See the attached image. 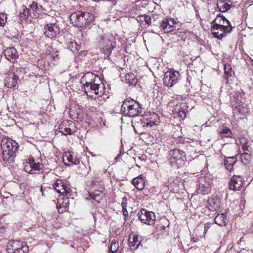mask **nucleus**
<instances>
[{
  "instance_id": "nucleus-1",
  "label": "nucleus",
  "mask_w": 253,
  "mask_h": 253,
  "mask_svg": "<svg viewBox=\"0 0 253 253\" xmlns=\"http://www.w3.org/2000/svg\"><path fill=\"white\" fill-rule=\"evenodd\" d=\"M81 83L87 96L98 99L101 101L104 100L107 95H105V86L100 78L92 72H87L82 77Z\"/></svg>"
},
{
  "instance_id": "nucleus-2",
  "label": "nucleus",
  "mask_w": 253,
  "mask_h": 253,
  "mask_svg": "<svg viewBox=\"0 0 253 253\" xmlns=\"http://www.w3.org/2000/svg\"><path fill=\"white\" fill-rule=\"evenodd\" d=\"M2 156L6 163H10L14 161L15 153L18 148L16 142L9 138H4L1 142Z\"/></svg>"
},
{
  "instance_id": "nucleus-3",
  "label": "nucleus",
  "mask_w": 253,
  "mask_h": 253,
  "mask_svg": "<svg viewBox=\"0 0 253 253\" xmlns=\"http://www.w3.org/2000/svg\"><path fill=\"white\" fill-rule=\"evenodd\" d=\"M121 111L125 116L135 117L141 113L142 108L139 102L131 98H128L123 101Z\"/></svg>"
},
{
  "instance_id": "nucleus-4",
  "label": "nucleus",
  "mask_w": 253,
  "mask_h": 253,
  "mask_svg": "<svg viewBox=\"0 0 253 253\" xmlns=\"http://www.w3.org/2000/svg\"><path fill=\"white\" fill-rule=\"evenodd\" d=\"M70 20L75 26L84 27L94 20V16L89 12L78 11L70 15Z\"/></svg>"
},
{
  "instance_id": "nucleus-5",
  "label": "nucleus",
  "mask_w": 253,
  "mask_h": 253,
  "mask_svg": "<svg viewBox=\"0 0 253 253\" xmlns=\"http://www.w3.org/2000/svg\"><path fill=\"white\" fill-rule=\"evenodd\" d=\"M24 165L25 171L30 174H36L43 171V165L42 163H36L34 159H29Z\"/></svg>"
},
{
  "instance_id": "nucleus-6",
  "label": "nucleus",
  "mask_w": 253,
  "mask_h": 253,
  "mask_svg": "<svg viewBox=\"0 0 253 253\" xmlns=\"http://www.w3.org/2000/svg\"><path fill=\"white\" fill-rule=\"evenodd\" d=\"M53 186L57 192L64 195L65 196H70L72 195V191L71 189L62 180H57L53 185Z\"/></svg>"
},
{
  "instance_id": "nucleus-7",
  "label": "nucleus",
  "mask_w": 253,
  "mask_h": 253,
  "mask_svg": "<svg viewBox=\"0 0 253 253\" xmlns=\"http://www.w3.org/2000/svg\"><path fill=\"white\" fill-rule=\"evenodd\" d=\"M232 26L220 27L213 25L211 27V31L215 37L221 39L227 35V34L231 32Z\"/></svg>"
},
{
  "instance_id": "nucleus-8",
  "label": "nucleus",
  "mask_w": 253,
  "mask_h": 253,
  "mask_svg": "<svg viewBox=\"0 0 253 253\" xmlns=\"http://www.w3.org/2000/svg\"><path fill=\"white\" fill-rule=\"evenodd\" d=\"M139 219L142 223L151 225L155 219L154 213L141 209L138 213Z\"/></svg>"
},
{
  "instance_id": "nucleus-9",
  "label": "nucleus",
  "mask_w": 253,
  "mask_h": 253,
  "mask_svg": "<svg viewBox=\"0 0 253 253\" xmlns=\"http://www.w3.org/2000/svg\"><path fill=\"white\" fill-rule=\"evenodd\" d=\"M44 33L49 38H53L60 33L59 26L56 23L47 24L44 27Z\"/></svg>"
},
{
  "instance_id": "nucleus-10",
  "label": "nucleus",
  "mask_w": 253,
  "mask_h": 253,
  "mask_svg": "<svg viewBox=\"0 0 253 253\" xmlns=\"http://www.w3.org/2000/svg\"><path fill=\"white\" fill-rule=\"evenodd\" d=\"M99 43L104 47L109 49L114 48L116 46V42L114 41V38L112 36L100 35Z\"/></svg>"
},
{
  "instance_id": "nucleus-11",
  "label": "nucleus",
  "mask_w": 253,
  "mask_h": 253,
  "mask_svg": "<svg viewBox=\"0 0 253 253\" xmlns=\"http://www.w3.org/2000/svg\"><path fill=\"white\" fill-rule=\"evenodd\" d=\"M244 180L240 176L234 175L232 177L229 182V188L233 190H239L242 187Z\"/></svg>"
},
{
  "instance_id": "nucleus-12",
  "label": "nucleus",
  "mask_w": 253,
  "mask_h": 253,
  "mask_svg": "<svg viewBox=\"0 0 253 253\" xmlns=\"http://www.w3.org/2000/svg\"><path fill=\"white\" fill-rule=\"evenodd\" d=\"M211 190V184L207 181V178H201L199 181L198 192L203 195L208 194Z\"/></svg>"
},
{
  "instance_id": "nucleus-13",
  "label": "nucleus",
  "mask_w": 253,
  "mask_h": 253,
  "mask_svg": "<svg viewBox=\"0 0 253 253\" xmlns=\"http://www.w3.org/2000/svg\"><path fill=\"white\" fill-rule=\"evenodd\" d=\"M19 77L15 73H10L5 79V85L9 88L15 87L17 84V80Z\"/></svg>"
},
{
  "instance_id": "nucleus-14",
  "label": "nucleus",
  "mask_w": 253,
  "mask_h": 253,
  "mask_svg": "<svg viewBox=\"0 0 253 253\" xmlns=\"http://www.w3.org/2000/svg\"><path fill=\"white\" fill-rule=\"evenodd\" d=\"M161 27L165 33L172 32L174 30V19H166L163 20Z\"/></svg>"
},
{
  "instance_id": "nucleus-15",
  "label": "nucleus",
  "mask_w": 253,
  "mask_h": 253,
  "mask_svg": "<svg viewBox=\"0 0 253 253\" xmlns=\"http://www.w3.org/2000/svg\"><path fill=\"white\" fill-rule=\"evenodd\" d=\"M4 55L11 62H14L18 56L17 51L14 47L6 48L4 51Z\"/></svg>"
},
{
  "instance_id": "nucleus-16",
  "label": "nucleus",
  "mask_w": 253,
  "mask_h": 253,
  "mask_svg": "<svg viewBox=\"0 0 253 253\" xmlns=\"http://www.w3.org/2000/svg\"><path fill=\"white\" fill-rule=\"evenodd\" d=\"M232 5L230 0H217V6L221 12H225L229 10Z\"/></svg>"
},
{
  "instance_id": "nucleus-17",
  "label": "nucleus",
  "mask_w": 253,
  "mask_h": 253,
  "mask_svg": "<svg viewBox=\"0 0 253 253\" xmlns=\"http://www.w3.org/2000/svg\"><path fill=\"white\" fill-rule=\"evenodd\" d=\"M175 161L178 165V167L183 166L186 160V154L184 152L179 149H175Z\"/></svg>"
},
{
  "instance_id": "nucleus-18",
  "label": "nucleus",
  "mask_w": 253,
  "mask_h": 253,
  "mask_svg": "<svg viewBox=\"0 0 253 253\" xmlns=\"http://www.w3.org/2000/svg\"><path fill=\"white\" fill-rule=\"evenodd\" d=\"M213 25L220 27L231 26L230 22L224 16L220 15H218L213 21Z\"/></svg>"
},
{
  "instance_id": "nucleus-19",
  "label": "nucleus",
  "mask_w": 253,
  "mask_h": 253,
  "mask_svg": "<svg viewBox=\"0 0 253 253\" xmlns=\"http://www.w3.org/2000/svg\"><path fill=\"white\" fill-rule=\"evenodd\" d=\"M173 75L174 71L167 72L165 74L163 80L165 85L169 87H172L173 86L174 82Z\"/></svg>"
},
{
  "instance_id": "nucleus-20",
  "label": "nucleus",
  "mask_w": 253,
  "mask_h": 253,
  "mask_svg": "<svg viewBox=\"0 0 253 253\" xmlns=\"http://www.w3.org/2000/svg\"><path fill=\"white\" fill-rule=\"evenodd\" d=\"M132 183L134 186L139 190H142L145 186V179L142 175L134 178L133 179Z\"/></svg>"
},
{
  "instance_id": "nucleus-21",
  "label": "nucleus",
  "mask_w": 253,
  "mask_h": 253,
  "mask_svg": "<svg viewBox=\"0 0 253 253\" xmlns=\"http://www.w3.org/2000/svg\"><path fill=\"white\" fill-rule=\"evenodd\" d=\"M66 197L63 199V201L62 202H60V200H58L57 204V209L58 210L59 212H62L63 211L67 210V209L69 206V196H65Z\"/></svg>"
},
{
  "instance_id": "nucleus-22",
  "label": "nucleus",
  "mask_w": 253,
  "mask_h": 253,
  "mask_svg": "<svg viewBox=\"0 0 253 253\" xmlns=\"http://www.w3.org/2000/svg\"><path fill=\"white\" fill-rule=\"evenodd\" d=\"M215 222L220 226H224L228 223L226 213L218 214L214 219Z\"/></svg>"
},
{
  "instance_id": "nucleus-23",
  "label": "nucleus",
  "mask_w": 253,
  "mask_h": 253,
  "mask_svg": "<svg viewBox=\"0 0 253 253\" xmlns=\"http://www.w3.org/2000/svg\"><path fill=\"white\" fill-rule=\"evenodd\" d=\"M237 161L236 156L229 157L224 161V164L226 169L229 171L233 169L234 165Z\"/></svg>"
},
{
  "instance_id": "nucleus-24",
  "label": "nucleus",
  "mask_w": 253,
  "mask_h": 253,
  "mask_svg": "<svg viewBox=\"0 0 253 253\" xmlns=\"http://www.w3.org/2000/svg\"><path fill=\"white\" fill-rule=\"evenodd\" d=\"M137 20L144 26H149L151 23V18L147 15H141L137 17Z\"/></svg>"
},
{
  "instance_id": "nucleus-25",
  "label": "nucleus",
  "mask_w": 253,
  "mask_h": 253,
  "mask_svg": "<svg viewBox=\"0 0 253 253\" xmlns=\"http://www.w3.org/2000/svg\"><path fill=\"white\" fill-rule=\"evenodd\" d=\"M125 79L126 83L131 86H135L138 82L135 75L132 73L127 74L125 76Z\"/></svg>"
},
{
  "instance_id": "nucleus-26",
  "label": "nucleus",
  "mask_w": 253,
  "mask_h": 253,
  "mask_svg": "<svg viewBox=\"0 0 253 253\" xmlns=\"http://www.w3.org/2000/svg\"><path fill=\"white\" fill-rule=\"evenodd\" d=\"M141 241L139 240V236L137 235H134L132 237H129V245L131 247H133L136 249L141 244Z\"/></svg>"
},
{
  "instance_id": "nucleus-27",
  "label": "nucleus",
  "mask_w": 253,
  "mask_h": 253,
  "mask_svg": "<svg viewBox=\"0 0 253 253\" xmlns=\"http://www.w3.org/2000/svg\"><path fill=\"white\" fill-rule=\"evenodd\" d=\"M66 46L68 49L73 53L77 52L80 48V45H78L74 41L72 40L66 41Z\"/></svg>"
},
{
  "instance_id": "nucleus-28",
  "label": "nucleus",
  "mask_w": 253,
  "mask_h": 253,
  "mask_svg": "<svg viewBox=\"0 0 253 253\" xmlns=\"http://www.w3.org/2000/svg\"><path fill=\"white\" fill-rule=\"evenodd\" d=\"M63 160L66 165H67L66 161L76 165L79 164L80 162L79 158H73V156L70 153L66 154L65 155L63 156Z\"/></svg>"
},
{
  "instance_id": "nucleus-29",
  "label": "nucleus",
  "mask_w": 253,
  "mask_h": 253,
  "mask_svg": "<svg viewBox=\"0 0 253 253\" xmlns=\"http://www.w3.org/2000/svg\"><path fill=\"white\" fill-rule=\"evenodd\" d=\"M208 208L211 211L216 210L218 208V204L217 200L214 198L211 197L208 200Z\"/></svg>"
},
{
  "instance_id": "nucleus-30",
  "label": "nucleus",
  "mask_w": 253,
  "mask_h": 253,
  "mask_svg": "<svg viewBox=\"0 0 253 253\" xmlns=\"http://www.w3.org/2000/svg\"><path fill=\"white\" fill-rule=\"evenodd\" d=\"M21 242L19 241H14L11 244L12 250L13 253H24L20 246Z\"/></svg>"
},
{
  "instance_id": "nucleus-31",
  "label": "nucleus",
  "mask_w": 253,
  "mask_h": 253,
  "mask_svg": "<svg viewBox=\"0 0 253 253\" xmlns=\"http://www.w3.org/2000/svg\"><path fill=\"white\" fill-rule=\"evenodd\" d=\"M159 120H158V116L156 114L154 113L152 115V117L150 120H147V122L144 123V124L147 126H152L154 125L158 124Z\"/></svg>"
},
{
  "instance_id": "nucleus-32",
  "label": "nucleus",
  "mask_w": 253,
  "mask_h": 253,
  "mask_svg": "<svg viewBox=\"0 0 253 253\" xmlns=\"http://www.w3.org/2000/svg\"><path fill=\"white\" fill-rule=\"evenodd\" d=\"M21 11L20 12V17L22 20H26L29 15H30V9L23 5L21 7Z\"/></svg>"
},
{
  "instance_id": "nucleus-33",
  "label": "nucleus",
  "mask_w": 253,
  "mask_h": 253,
  "mask_svg": "<svg viewBox=\"0 0 253 253\" xmlns=\"http://www.w3.org/2000/svg\"><path fill=\"white\" fill-rule=\"evenodd\" d=\"M231 135L232 132L231 130L227 127H224L220 132V136L222 137H230Z\"/></svg>"
},
{
  "instance_id": "nucleus-34",
  "label": "nucleus",
  "mask_w": 253,
  "mask_h": 253,
  "mask_svg": "<svg viewBox=\"0 0 253 253\" xmlns=\"http://www.w3.org/2000/svg\"><path fill=\"white\" fill-rule=\"evenodd\" d=\"M7 21V15L5 13H0V27H4Z\"/></svg>"
},
{
  "instance_id": "nucleus-35",
  "label": "nucleus",
  "mask_w": 253,
  "mask_h": 253,
  "mask_svg": "<svg viewBox=\"0 0 253 253\" xmlns=\"http://www.w3.org/2000/svg\"><path fill=\"white\" fill-rule=\"evenodd\" d=\"M118 243L116 242L115 240H113L109 248L111 253H115V252L118 250Z\"/></svg>"
},
{
  "instance_id": "nucleus-36",
  "label": "nucleus",
  "mask_w": 253,
  "mask_h": 253,
  "mask_svg": "<svg viewBox=\"0 0 253 253\" xmlns=\"http://www.w3.org/2000/svg\"><path fill=\"white\" fill-rule=\"evenodd\" d=\"M240 158L241 160L244 163H248L250 158H251V153H243L240 155Z\"/></svg>"
},
{
  "instance_id": "nucleus-37",
  "label": "nucleus",
  "mask_w": 253,
  "mask_h": 253,
  "mask_svg": "<svg viewBox=\"0 0 253 253\" xmlns=\"http://www.w3.org/2000/svg\"><path fill=\"white\" fill-rule=\"evenodd\" d=\"M225 75L227 78L231 76V67L230 64H225L224 66Z\"/></svg>"
},
{
  "instance_id": "nucleus-38",
  "label": "nucleus",
  "mask_w": 253,
  "mask_h": 253,
  "mask_svg": "<svg viewBox=\"0 0 253 253\" xmlns=\"http://www.w3.org/2000/svg\"><path fill=\"white\" fill-rule=\"evenodd\" d=\"M236 143L239 148H241L244 144L247 143V140L246 138L242 137L236 140Z\"/></svg>"
},
{
  "instance_id": "nucleus-39",
  "label": "nucleus",
  "mask_w": 253,
  "mask_h": 253,
  "mask_svg": "<svg viewBox=\"0 0 253 253\" xmlns=\"http://www.w3.org/2000/svg\"><path fill=\"white\" fill-rule=\"evenodd\" d=\"M61 125H60V127H59V129H60V132L64 134V135H68V134H71L72 133V130L69 128V127H66V128H65L64 129H63L61 127Z\"/></svg>"
},
{
  "instance_id": "nucleus-40",
  "label": "nucleus",
  "mask_w": 253,
  "mask_h": 253,
  "mask_svg": "<svg viewBox=\"0 0 253 253\" xmlns=\"http://www.w3.org/2000/svg\"><path fill=\"white\" fill-rule=\"evenodd\" d=\"M245 153H251V148L247 145V143L244 144L241 148Z\"/></svg>"
},
{
  "instance_id": "nucleus-41",
  "label": "nucleus",
  "mask_w": 253,
  "mask_h": 253,
  "mask_svg": "<svg viewBox=\"0 0 253 253\" xmlns=\"http://www.w3.org/2000/svg\"><path fill=\"white\" fill-rule=\"evenodd\" d=\"M190 0H177V4L179 6H185Z\"/></svg>"
},
{
  "instance_id": "nucleus-42",
  "label": "nucleus",
  "mask_w": 253,
  "mask_h": 253,
  "mask_svg": "<svg viewBox=\"0 0 253 253\" xmlns=\"http://www.w3.org/2000/svg\"><path fill=\"white\" fill-rule=\"evenodd\" d=\"M22 248V250L23 251L24 253L28 252L29 251V247L25 244L21 242L20 246Z\"/></svg>"
},
{
  "instance_id": "nucleus-43",
  "label": "nucleus",
  "mask_w": 253,
  "mask_h": 253,
  "mask_svg": "<svg viewBox=\"0 0 253 253\" xmlns=\"http://www.w3.org/2000/svg\"><path fill=\"white\" fill-rule=\"evenodd\" d=\"M127 198L126 197H124L122 198V203H121V206H122V208L126 207L127 205Z\"/></svg>"
},
{
  "instance_id": "nucleus-44",
  "label": "nucleus",
  "mask_w": 253,
  "mask_h": 253,
  "mask_svg": "<svg viewBox=\"0 0 253 253\" xmlns=\"http://www.w3.org/2000/svg\"><path fill=\"white\" fill-rule=\"evenodd\" d=\"M177 115L179 117L181 118L182 119L186 117V113L184 111H179L177 112Z\"/></svg>"
},
{
  "instance_id": "nucleus-45",
  "label": "nucleus",
  "mask_w": 253,
  "mask_h": 253,
  "mask_svg": "<svg viewBox=\"0 0 253 253\" xmlns=\"http://www.w3.org/2000/svg\"><path fill=\"white\" fill-rule=\"evenodd\" d=\"M87 54V51L82 50L78 54V56L80 58H83L86 56Z\"/></svg>"
},
{
  "instance_id": "nucleus-46",
  "label": "nucleus",
  "mask_w": 253,
  "mask_h": 253,
  "mask_svg": "<svg viewBox=\"0 0 253 253\" xmlns=\"http://www.w3.org/2000/svg\"><path fill=\"white\" fill-rule=\"evenodd\" d=\"M30 8L31 9H32L33 11H35V10H36L38 8L37 4L36 2H33L30 5Z\"/></svg>"
},
{
  "instance_id": "nucleus-47",
  "label": "nucleus",
  "mask_w": 253,
  "mask_h": 253,
  "mask_svg": "<svg viewBox=\"0 0 253 253\" xmlns=\"http://www.w3.org/2000/svg\"><path fill=\"white\" fill-rule=\"evenodd\" d=\"M168 107L169 108V110H171L172 113L174 112V109L173 108V102L169 101L168 104Z\"/></svg>"
},
{
  "instance_id": "nucleus-48",
  "label": "nucleus",
  "mask_w": 253,
  "mask_h": 253,
  "mask_svg": "<svg viewBox=\"0 0 253 253\" xmlns=\"http://www.w3.org/2000/svg\"><path fill=\"white\" fill-rule=\"evenodd\" d=\"M6 231V229L4 226H3L1 223L0 222V234L4 233Z\"/></svg>"
},
{
  "instance_id": "nucleus-49",
  "label": "nucleus",
  "mask_w": 253,
  "mask_h": 253,
  "mask_svg": "<svg viewBox=\"0 0 253 253\" xmlns=\"http://www.w3.org/2000/svg\"><path fill=\"white\" fill-rule=\"evenodd\" d=\"M107 1L108 2H110V4H111V5L112 6L115 5L117 4V0H107Z\"/></svg>"
},
{
  "instance_id": "nucleus-50",
  "label": "nucleus",
  "mask_w": 253,
  "mask_h": 253,
  "mask_svg": "<svg viewBox=\"0 0 253 253\" xmlns=\"http://www.w3.org/2000/svg\"><path fill=\"white\" fill-rule=\"evenodd\" d=\"M123 214L125 218L128 217V212L127 211H123Z\"/></svg>"
},
{
  "instance_id": "nucleus-51",
  "label": "nucleus",
  "mask_w": 253,
  "mask_h": 253,
  "mask_svg": "<svg viewBox=\"0 0 253 253\" xmlns=\"http://www.w3.org/2000/svg\"><path fill=\"white\" fill-rule=\"evenodd\" d=\"M99 196V194H97L96 195H95V196L93 198V199L94 200H96L97 201V196Z\"/></svg>"
},
{
  "instance_id": "nucleus-52",
  "label": "nucleus",
  "mask_w": 253,
  "mask_h": 253,
  "mask_svg": "<svg viewBox=\"0 0 253 253\" xmlns=\"http://www.w3.org/2000/svg\"><path fill=\"white\" fill-rule=\"evenodd\" d=\"M205 230L204 231V233L205 234L206 232H207V228H209V226L207 225V226H205Z\"/></svg>"
},
{
  "instance_id": "nucleus-53",
  "label": "nucleus",
  "mask_w": 253,
  "mask_h": 253,
  "mask_svg": "<svg viewBox=\"0 0 253 253\" xmlns=\"http://www.w3.org/2000/svg\"><path fill=\"white\" fill-rule=\"evenodd\" d=\"M126 207H123L122 208V211H127L126 209Z\"/></svg>"
},
{
  "instance_id": "nucleus-54",
  "label": "nucleus",
  "mask_w": 253,
  "mask_h": 253,
  "mask_svg": "<svg viewBox=\"0 0 253 253\" xmlns=\"http://www.w3.org/2000/svg\"><path fill=\"white\" fill-rule=\"evenodd\" d=\"M40 190L42 192V195L43 196V189H42V187H41Z\"/></svg>"
},
{
  "instance_id": "nucleus-55",
  "label": "nucleus",
  "mask_w": 253,
  "mask_h": 253,
  "mask_svg": "<svg viewBox=\"0 0 253 253\" xmlns=\"http://www.w3.org/2000/svg\"><path fill=\"white\" fill-rule=\"evenodd\" d=\"M174 72H175V73H177V74H178V75H179V72H178L176 71L175 70L174 71Z\"/></svg>"
},
{
  "instance_id": "nucleus-56",
  "label": "nucleus",
  "mask_w": 253,
  "mask_h": 253,
  "mask_svg": "<svg viewBox=\"0 0 253 253\" xmlns=\"http://www.w3.org/2000/svg\"><path fill=\"white\" fill-rule=\"evenodd\" d=\"M179 139H180L179 141H180V142H181V138H179Z\"/></svg>"
}]
</instances>
